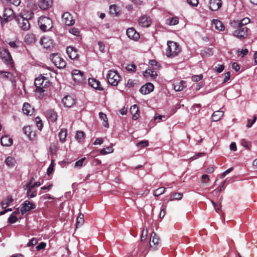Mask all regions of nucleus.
Instances as JSON below:
<instances>
[{"mask_svg":"<svg viewBox=\"0 0 257 257\" xmlns=\"http://www.w3.org/2000/svg\"><path fill=\"white\" fill-rule=\"evenodd\" d=\"M212 25L214 26L215 29L217 30L221 31L224 30V26L222 23L218 20H213Z\"/></svg>","mask_w":257,"mask_h":257,"instance_id":"obj_28","label":"nucleus"},{"mask_svg":"<svg viewBox=\"0 0 257 257\" xmlns=\"http://www.w3.org/2000/svg\"><path fill=\"white\" fill-rule=\"evenodd\" d=\"M181 51V48L179 44L174 41H168L166 50V55L167 57L174 58L178 56Z\"/></svg>","mask_w":257,"mask_h":257,"instance_id":"obj_2","label":"nucleus"},{"mask_svg":"<svg viewBox=\"0 0 257 257\" xmlns=\"http://www.w3.org/2000/svg\"><path fill=\"white\" fill-rule=\"evenodd\" d=\"M99 117L101 120H103L105 122V124H104V126L105 127H108V123L107 122V118L106 115L101 112H100L99 113Z\"/></svg>","mask_w":257,"mask_h":257,"instance_id":"obj_43","label":"nucleus"},{"mask_svg":"<svg viewBox=\"0 0 257 257\" xmlns=\"http://www.w3.org/2000/svg\"><path fill=\"white\" fill-rule=\"evenodd\" d=\"M13 201L12 196H8L7 198L2 202V207L3 208H6L11 202Z\"/></svg>","mask_w":257,"mask_h":257,"instance_id":"obj_35","label":"nucleus"},{"mask_svg":"<svg viewBox=\"0 0 257 257\" xmlns=\"http://www.w3.org/2000/svg\"><path fill=\"white\" fill-rule=\"evenodd\" d=\"M224 67L222 65H219L218 66H215L214 69L218 73H221L224 70Z\"/></svg>","mask_w":257,"mask_h":257,"instance_id":"obj_62","label":"nucleus"},{"mask_svg":"<svg viewBox=\"0 0 257 257\" xmlns=\"http://www.w3.org/2000/svg\"><path fill=\"white\" fill-rule=\"evenodd\" d=\"M106 78L109 84L112 86H116L120 81V76L115 70L108 71Z\"/></svg>","mask_w":257,"mask_h":257,"instance_id":"obj_5","label":"nucleus"},{"mask_svg":"<svg viewBox=\"0 0 257 257\" xmlns=\"http://www.w3.org/2000/svg\"><path fill=\"white\" fill-rule=\"evenodd\" d=\"M84 133L82 131H77L76 135V138L79 142L81 141L84 138Z\"/></svg>","mask_w":257,"mask_h":257,"instance_id":"obj_49","label":"nucleus"},{"mask_svg":"<svg viewBox=\"0 0 257 257\" xmlns=\"http://www.w3.org/2000/svg\"><path fill=\"white\" fill-rule=\"evenodd\" d=\"M235 22L232 21L230 25L232 27L236 30L233 32V35L239 39H243L247 37V28L246 27H243L240 25H236Z\"/></svg>","mask_w":257,"mask_h":257,"instance_id":"obj_4","label":"nucleus"},{"mask_svg":"<svg viewBox=\"0 0 257 257\" xmlns=\"http://www.w3.org/2000/svg\"><path fill=\"white\" fill-rule=\"evenodd\" d=\"M7 43L10 47L13 49H17L20 47V42L18 40L13 41H10L8 42H7Z\"/></svg>","mask_w":257,"mask_h":257,"instance_id":"obj_36","label":"nucleus"},{"mask_svg":"<svg viewBox=\"0 0 257 257\" xmlns=\"http://www.w3.org/2000/svg\"><path fill=\"white\" fill-rule=\"evenodd\" d=\"M50 151L52 154H54L57 151V147L56 144L52 143L49 147Z\"/></svg>","mask_w":257,"mask_h":257,"instance_id":"obj_50","label":"nucleus"},{"mask_svg":"<svg viewBox=\"0 0 257 257\" xmlns=\"http://www.w3.org/2000/svg\"><path fill=\"white\" fill-rule=\"evenodd\" d=\"M160 238L157 234L154 231H153L150 236V247L153 250L157 249L159 245Z\"/></svg>","mask_w":257,"mask_h":257,"instance_id":"obj_12","label":"nucleus"},{"mask_svg":"<svg viewBox=\"0 0 257 257\" xmlns=\"http://www.w3.org/2000/svg\"><path fill=\"white\" fill-rule=\"evenodd\" d=\"M69 32L75 36H78L79 35V31L78 29L75 28H71L69 30Z\"/></svg>","mask_w":257,"mask_h":257,"instance_id":"obj_54","label":"nucleus"},{"mask_svg":"<svg viewBox=\"0 0 257 257\" xmlns=\"http://www.w3.org/2000/svg\"><path fill=\"white\" fill-rule=\"evenodd\" d=\"M17 216L11 214V216L8 218V222L11 224L14 223L17 221Z\"/></svg>","mask_w":257,"mask_h":257,"instance_id":"obj_52","label":"nucleus"},{"mask_svg":"<svg viewBox=\"0 0 257 257\" xmlns=\"http://www.w3.org/2000/svg\"><path fill=\"white\" fill-rule=\"evenodd\" d=\"M85 160V158H83L81 159L80 160L77 161L75 163V167H81L82 166L83 163Z\"/></svg>","mask_w":257,"mask_h":257,"instance_id":"obj_56","label":"nucleus"},{"mask_svg":"<svg viewBox=\"0 0 257 257\" xmlns=\"http://www.w3.org/2000/svg\"><path fill=\"white\" fill-rule=\"evenodd\" d=\"M46 245V243L44 242H40L36 247L37 250L39 251L41 249H44Z\"/></svg>","mask_w":257,"mask_h":257,"instance_id":"obj_58","label":"nucleus"},{"mask_svg":"<svg viewBox=\"0 0 257 257\" xmlns=\"http://www.w3.org/2000/svg\"><path fill=\"white\" fill-rule=\"evenodd\" d=\"M98 45L99 46V49L101 52L104 51L105 45L102 42L99 41L98 42Z\"/></svg>","mask_w":257,"mask_h":257,"instance_id":"obj_63","label":"nucleus"},{"mask_svg":"<svg viewBox=\"0 0 257 257\" xmlns=\"http://www.w3.org/2000/svg\"><path fill=\"white\" fill-rule=\"evenodd\" d=\"M179 20L177 17H172L167 20V23L169 25H176L178 24Z\"/></svg>","mask_w":257,"mask_h":257,"instance_id":"obj_41","label":"nucleus"},{"mask_svg":"<svg viewBox=\"0 0 257 257\" xmlns=\"http://www.w3.org/2000/svg\"><path fill=\"white\" fill-rule=\"evenodd\" d=\"M71 74L73 81L77 83H82L85 80L83 73L79 70H73Z\"/></svg>","mask_w":257,"mask_h":257,"instance_id":"obj_11","label":"nucleus"},{"mask_svg":"<svg viewBox=\"0 0 257 257\" xmlns=\"http://www.w3.org/2000/svg\"><path fill=\"white\" fill-rule=\"evenodd\" d=\"M187 3L191 6L196 7L198 4V0H187Z\"/></svg>","mask_w":257,"mask_h":257,"instance_id":"obj_61","label":"nucleus"},{"mask_svg":"<svg viewBox=\"0 0 257 257\" xmlns=\"http://www.w3.org/2000/svg\"><path fill=\"white\" fill-rule=\"evenodd\" d=\"M149 64L153 67V69H157L159 68L158 62L155 60H151L150 61Z\"/></svg>","mask_w":257,"mask_h":257,"instance_id":"obj_53","label":"nucleus"},{"mask_svg":"<svg viewBox=\"0 0 257 257\" xmlns=\"http://www.w3.org/2000/svg\"><path fill=\"white\" fill-rule=\"evenodd\" d=\"M21 206V212L22 215L27 214L28 212L36 208V205L28 200H25Z\"/></svg>","mask_w":257,"mask_h":257,"instance_id":"obj_9","label":"nucleus"},{"mask_svg":"<svg viewBox=\"0 0 257 257\" xmlns=\"http://www.w3.org/2000/svg\"><path fill=\"white\" fill-rule=\"evenodd\" d=\"M13 11L12 9L10 8H6L4 11V13L3 14V17L4 19L6 21H8L11 20V18L13 17Z\"/></svg>","mask_w":257,"mask_h":257,"instance_id":"obj_27","label":"nucleus"},{"mask_svg":"<svg viewBox=\"0 0 257 257\" xmlns=\"http://www.w3.org/2000/svg\"><path fill=\"white\" fill-rule=\"evenodd\" d=\"M41 44L45 49H51L54 47L53 40L49 36H44L41 40Z\"/></svg>","mask_w":257,"mask_h":257,"instance_id":"obj_13","label":"nucleus"},{"mask_svg":"<svg viewBox=\"0 0 257 257\" xmlns=\"http://www.w3.org/2000/svg\"><path fill=\"white\" fill-rule=\"evenodd\" d=\"M52 4L51 0H39L38 5L40 8L45 10L50 8Z\"/></svg>","mask_w":257,"mask_h":257,"instance_id":"obj_22","label":"nucleus"},{"mask_svg":"<svg viewBox=\"0 0 257 257\" xmlns=\"http://www.w3.org/2000/svg\"><path fill=\"white\" fill-rule=\"evenodd\" d=\"M34 83L36 87V91L40 93L45 91V88L50 85V82L48 79L42 75H40L36 78Z\"/></svg>","mask_w":257,"mask_h":257,"instance_id":"obj_3","label":"nucleus"},{"mask_svg":"<svg viewBox=\"0 0 257 257\" xmlns=\"http://www.w3.org/2000/svg\"><path fill=\"white\" fill-rule=\"evenodd\" d=\"M119 12V8L115 5H111L109 7V13L114 16H116Z\"/></svg>","mask_w":257,"mask_h":257,"instance_id":"obj_37","label":"nucleus"},{"mask_svg":"<svg viewBox=\"0 0 257 257\" xmlns=\"http://www.w3.org/2000/svg\"><path fill=\"white\" fill-rule=\"evenodd\" d=\"M148 230L147 228L144 227L142 231V233L141 237V242H143L147 238L148 235Z\"/></svg>","mask_w":257,"mask_h":257,"instance_id":"obj_46","label":"nucleus"},{"mask_svg":"<svg viewBox=\"0 0 257 257\" xmlns=\"http://www.w3.org/2000/svg\"><path fill=\"white\" fill-rule=\"evenodd\" d=\"M0 56L6 64L10 65L12 67H14V62L8 50L4 48L1 49Z\"/></svg>","mask_w":257,"mask_h":257,"instance_id":"obj_7","label":"nucleus"},{"mask_svg":"<svg viewBox=\"0 0 257 257\" xmlns=\"http://www.w3.org/2000/svg\"><path fill=\"white\" fill-rule=\"evenodd\" d=\"M223 199V197H221V198H220V204L219 205V206H218V205L216 203H215V202H214L213 201H211V202L213 205V207L216 211V212H218V211L220 210V209H221V201Z\"/></svg>","mask_w":257,"mask_h":257,"instance_id":"obj_47","label":"nucleus"},{"mask_svg":"<svg viewBox=\"0 0 257 257\" xmlns=\"http://www.w3.org/2000/svg\"><path fill=\"white\" fill-rule=\"evenodd\" d=\"M38 24L40 29L43 31H47L50 30L52 26V21L48 17L42 16L38 20Z\"/></svg>","mask_w":257,"mask_h":257,"instance_id":"obj_6","label":"nucleus"},{"mask_svg":"<svg viewBox=\"0 0 257 257\" xmlns=\"http://www.w3.org/2000/svg\"><path fill=\"white\" fill-rule=\"evenodd\" d=\"M203 78L202 75L200 74L199 75H194L192 76V79L194 81L198 82L201 80H202Z\"/></svg>","mask_w":257,"mask_h":257,"instance_id":"obj_60","label":"nucleus"},{"mask_svg":"<svg viewBox=\"0 0 257 257\" xmlns=\"http://www.w3.org/2000/svg\"><path fill=\"white\" fill-rule=\"evenodd\" d=\"M126 69L131 72H135L136 70V66L135 64H128L126 66Z\"/></svg>","mask_w":257,"mask_h":257,"instance_id":"obj_51","label":"nucleus"},{"mask_svg":"<svg viewBox=\"0 0 257 257\" xmlns=\"http://www.w3.org/2000/svg\"><path fill=\"white\" fill-rule=\"evenodd\" d=\"M25 41L27 43L32 44L35 42V35L33 34H27L25 38Z\"/></svg>","mask_w":257,"mask_h":257,"instance_id":"obj_38","label":"nucleus"},{"mask_svg":"<svg viewBox=\"0 0 257 257\" xmlns=\"http://www.w3.org/2000/svg\"><path fill=\"white\" fill-rule=\"evenodd\" d=\"M62 19L63 23L67 26H72L75 23V20L73 19V17L68 12H65L63 14Z\"/></svg>","mask_w":257,"mask_h":257,"instance_id":"obj_14","label":"nucleus"},{"mask_svg":"<svg viewBox=\"0 0 257 257\" xmlns=\"http://www.w3.org/2000/svg\"><path fill=\"white\" fill-rule=\"evenodd\" d=\"M84 215L82 213H80L77 218V227L78 226H81L84 223Z\"/></svg>","mask_w":257,"mask_h":257,"instance_id":"obj_40","label":"nucleus"},{"mask_svg":"<svg viewBox=\"0 0 257 257\" xmlns=\"http://www.w3.org/2000/svg\"><path fill=\"white\" fill-rule=\"evenodd\" d=\"M66 52L69 58L72 60H74L78 57L77 50L74 47H68L66 49Z\"/></svg>","mask_w":257,"mask_h":257,"instance_id":"obj_17","label":"nucleus"},{"mask_svg":"<svg viewBox=\"0 0 257 257\" xmlns=\"http://www.w3.org/2000/svg\"><path fill=\"white\" fill-rule=\"evenodd\" d=\"M0 74H4L3 77L4 78L7 79L8 80H10L13 82H16V75L14 74L11 73L9 72L1 71Z\"/></svg>","mask_w":257,"mask_h":257,"instance_id":"obj_23","label":"nucleus"},{"mask_svg":"<svg viewBox=\"0 0 257 257\" xmlns=\"http://www.w3.org/2000/svg\"><path fill=\"white\" fill-rule=\"evenodd\" d=\"M154 89V86L151 83H147L142 86L140 89V92L143 94H147L152 92Z\"/></svg>","mask_w":257,"mask_h":257,"instance_id":"obj_16","label":"nucleus"},{"mask_svg":"<svg viewBox=\"0 0 257 257\" xmlns=\"http://www.w3.org/2000/svg\"><path fill=\"white\" fill-rule=\"evenodd\" d=\"M46 116L52 122H55L57 118V113L53 110H49L46 112Z\"/></svg>","mask_w":257,"mask_h":257,"instance_id":"obj_30","label":"nucleus"},{"mask_svg":"<svg viewBox=\"0 0 257 257\" xmlns=\"http://www.w3.org/2000/svg\"><path fill=\"white\" fill-rule=\"evenodd\" d=\"M256 116H253V119L252 120H251L250 119H248L247 120V121H248V123L246 125V126L248 127V128H250L251 127V126L252 125V124L255 122V121L256 120Z\"/></svg>","mask_w":257,"mask_h":257,"instance_id":"obj_55","label":"nucleus"},{"mask_svg":"<svg viewBox=\"0 0 257 257\" xmlns=\"http://www.w3.org/2000/svg\"><path fill=\"white\" fill-rule=\"evenodd\" d=\"M165 188L164 187H160L155 190L154 192V195L155 196H159V195L163 194L165 191Z\"/></svg>","mask_w":257,"mask_h":257,"instance_id":"obj_45","label":"nucleus"},{"mask_svg":"<svg viewBox=\"0 0 257 257\" xmlns=\"http://www.w3.org/2000/svg\"><path fill=\"white\" fill-rule=\"evenodd\" d=\"M38 242V240L36 238H32L28 243L27 246H33L35 244H36Z\"/></svg>","mask_w":257,"mask_h":257,"instance_id":"obj_57","label":"nucleus"},{"mask_svg":"<svg viewBox=\"0 0 257 257\" xmlns=\"http://www.w3.org/2000/svg\"><path fill=\"white\" fill-rule=\"evenodd\" d=\"M233 22H235L234 24L236 25L245 27V26L250 22V20L248 18H244L241 20L233 21Z\"/></svg>","mask_w":257,"mask_h":257,"instance_id":"obj_32","label":"nucleus"},{"mask_svg":"<svg viewBox=\"0 0 257 257\" xmlns=\"http://www.w3.org/2000/svg\"><path fill=\"white\" fill-rule=\"evenodd\" d=\"M127 37L134 41H137L139 39L140 36L138 32L134 28H130L126 30Z\"/></svg>","mask_w":257,"mask_h":257,"instance_id":"obj_15","label":"nucleus"},{"mask_svg":"<svg viewBox=\"0 0 257 257\" xmlns=\"http://www.w3.org/2000/svg\"><path fill=\"white\" fill-rule=\"evenodd\" d=\"M59 140L61 143L65 141L67 137V130L66 129H61L58 134Z\"/></svg>","mask_w":257,"mask_h":257,"instance_id":"obj_34","label":"nucleus"},{"mask_svg":"<svg viewBox=\"0 0 257 257\" xmlns=\"http://www.w3.org/2000/svg\"><path fill=\"white\" fill-rule=\"evenodd\" d=\"M183 197V194L181 193H174L172 195L171 198L170 199V201H173L174 200H181Z\"/></svg>","mask_w":257,"mask_h":257,"instance_id":"obj_42","label":"nucleus"},{"mask_svg":"<svg viewBox=\"0 0 257 257\" xmlns=\"http://www.w3.org/2000/svg\"><path fill=\"white\" fill-rule=\"evenodd\" d=\"M2 145L6 147H9L13 144V139L8 136H3L1 139Z\"/></svg>","mask_w":257,"mask_h":257,"instance_id":"obj_24","label":"nucleus"},{"mask_svg":"<svg viewBox=\"0 0 257 257\" xmlns=\"http://www.w3.org/2000/svg\"><path fill=\"white\" fill-rule=\"evenodd\" d=\"M64 105L67 107L72 106L75 103V99L71 96H66L62 100Z\"/></svg>","mask_w":257,"mask_h":257,"instance_id":"obj_18","label":"nucleus"},{"mask_svg":"<svg viewBox=\"0 0 257 257\" xmlns=\"http://www.w3.org/2000/svg\"><path fill=\"white\" fill-rule=\"evenodd\" d=\"M139 108L137 105L135 104L132 105L130 108V112L133 115L132 118L134 120H136L138 118V112Z\"/></svg>","mask_w":257,"mask_h":257,"instance_id":"obj_31","label":"nucleus"},{"mask_svg":"<svg viewBox=\"0 0 257 257\" xmlns=\"http://www.w3.org/2000/svg\"><path fill=\"white\" fill-rule=\"evenodd\" d=\"M88 84L89 86L94 89L99 90H103V88L100 85V82L94 78H89L88 79Z\"/></svg>","mask_w":257,"mask_h":257,"instance_id":"obj_21","label":"nucleus"},{"mask_svg":"<svg viewBox=\"0 0 257 257\" xmlns=\"http://www.w3.org/2000/svg\"><path fill=\"white\" fill-rule=\"evenodd\" d=\"M113 151V149L112 147H107L106 148H104L103 149H101L100 151V153L102 155H105L108 153H112Z\"/></svg>","mask_w":257,"mask_h":257,"instance_id":"obj_44","label":"nucleus"},{"mask_svg":"<svg viewBox=\"0 0 257 257\" xmlns=\"http://www.w3.org/2000/svg\"><path fill=\"white\" fill-rule=\"evenodd\" d=\"M144 75L146 77L150 76L151 77H155L157 75L156 72L153 69H148L144 73Z\"/></svg>","mask_w":257,"mask_h":257,"instance_id":"obj_39","label":"nucleus"},{"mask_svg":"<svg viewBox=\"0 0 257 257\" xmlns=\"http://www.w3.org/2000/svg\"><path fill=\"white\" fill-rule=\"evenodd\" d=\"M23 111L25 114L31 115L34 112V108L28 103H24L23 106Z\"/></svg>","mask_w":257,"mask_h":257,"instance_id":"obj_25","label":"nucleus"},{"mask_svg":"<svg viewBox=\"0 0 257 257\" xmlns=\"http://www.w3.org/2000/svg\"><path fill=\"white\" fill-rule=\"evenodd\" d=\"M137 145L138 147L141 146L142 147H144L148 146L149 145V143L148 141H142L138 143Z\"/></svg>","mask_w":257,"mask_h":257,"instance_id":"obj_59","label":"nucleus"},{"mask_svg":"<svg viewBox=\"0 0 257 257\" xmlns=\"http://www.w3.org/2000/svg\"><path fill=\"white\" fill-rule=\"evenodd\" d=\"M33 12L24 10L21 14L16 18V21L22 30L28 31L30 29V24L29 21L33 17Z\"/></svg>","mask_w":257,"mask_h":257,"instance_id":"obj_1","label":"nucleus"},{"mask_svg":"<svg viewBox=\"0 0 257 257\" xmlns=\"http://www.w3.org/2000/svg\"><path fill=\"white\" fill-rule=\"evenodd\" d=\"M31 182H30L27 184V187L28 188L27 195L29 199L33 198L37 195V190L33 186H31Z\"/></svg>","mask_w":257,"mask_h":257,"instance_id":"obj_20","label":"nucleus"},{"mask_svg":"<svg viewBox=\"0 0 257 257\" xmlns=\"http://www.w3.org/2000/svg\"><path fill=\"white\" fill-rule=\"evenodd\" d=\"M50 58L57 67L63 68L65 67V61L57 53L52 54L50 56Z\"/></svg>","mask_w":257,"mask_h":257,"instance_id":"obj_8","label":"nucleus"},{"mask_svg":"<svg viewBox=\"0 0 257 257\" xmlns=\"http://www.w3.org/2000/svg\"><path fill=\"white\" fill-rule=\"evenodd\" d=\"M224 112L223 111L217 110L213 112L211 117L212 121H217L219 120L223 116Z\"/></svg>","mask_w":257,"mask_h":257,"instance_id":"obj_26","label":"nucleus"},{"mask_svg":"<svg viewBox=\"0 0 257 257\" xmlns=\"http://www.w3.org/2000/svg\"><path fill=\"white\" fill-rule=\"evenodd\" d=\"M222 6L221 0H210L209 8L211 10L215 11L218 10Z\"/></svg>","mask_w":257,"mask_h":257,"instance_id":"obj_19","label":"nucleus"},{"mask_svg":"<svg viewBox=\"0 0 257 257\" xmlns=\"http://www.w3.org/2000/svg\"><path fill=\"white\" fill-rule=\"evenodd\" d=\"M5 163L8 167L12 168L15 167L16 160L14 157L9 156L6 158Z\"/></svg>","mask_w":257,"mask_h":257,"instance_id":"obj_29","label":"nucleus"},{"mask_svg":"<svg viewBox=\"0 0 257 257\" xmlns=\"http://www.w3.org/2000/svg\"><path fill=\"white\" fill-rule=\"evenodd\" d=\"M138 22L140 27L149 28L151 25L152 21L150 17L146 15H144L138 19Z\"/></svg>","mask_w":257,"mask_h":257,"instance_id":"obj_10","label":"nucleus"},{"mask_svg":"<svg viewBox=\"0 0 257 257\" xmlns=\"http://www.w3.org/2000/svg\"><path fill=\"white\" fill-rule=\"evenodd\" d=\"M185 82L183 80H181L179 82H177L174 85V88L176 91H180L183 90L184 88V84Z\"/></svg>","mask_w":257,"mask_h":257,"instance_id":"obj_33","label":"nucleus"},{"mask_svg":"<svg viewBox=\"0 0 257 257\" xmlns=\"http://www.w3.org/2000/svg\"><path fill=\"white\" fill-rule=\"evenodd\" d=\"M202 182L203 183H206L209 180V176L206 174H204L202 176Z\"/></svg>","mask_w":257,"mask_h":257,"instance_id":"obj_64","label":"nucleus"},{"mask_svg":"<svg viewBox=\"0 0 257 257\" xmlns=\"http://www.w3.org/2000/svg\"><path fill=\"white\" fill-rule=\"evenodd\" d=\"M35 120L38 130L41 131L43 126L41 119L39 117H36L35 118Z\"/></svg>","mask_w":257,"mask_h":257,"instance_id":"obj_48","label":"nucleus"}]
</instances>
